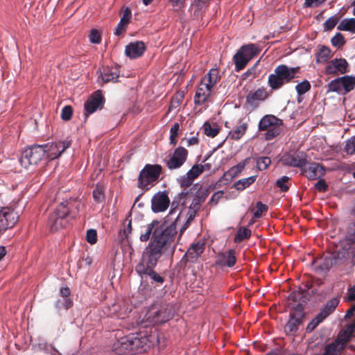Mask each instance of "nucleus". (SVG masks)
Instances as JSON below:
<instances>
[{"mask_svg":"<svg viewBox=\"0 0 355 355\" xmlns=\"http://www.w3.org/2000/svg\"><path fill=\"white\" fill-rule=\"evenodd\" d=\"M173 202L168 214L170 220L175 216L173 222L168 224L166 222L162 223L155 220L144 227V233L139 236L141 241L146 242L152 235V239L142 256V260L146 263L148 268H154L157 265L162 254L171 246L175 241L177 233L176 227L183 216L180 209L173 207Z\"/></svg>","mask_w":355,"mask_h":355,"instance_id":"obj_1","label":"nucleus"},{"mask_svg":"<svg viewBox=\"0 0 355 355\" xmlns=\"http://www.w3.org/2000/svg\"><path fill=\"white\" fill-rule=\"evenodd\" d=\"M346 262L355 263V223L348 227L346 239L341 241L340 248L325 257L324 265L328 268Z\"/></svg>","mask_w":355,"mask_h":355,"instance_id":"obj_2","label":"nucleus"},{"mask_svg":"<svg viewBox=\"0 0 355 355\" xmlns=\"http://www.w3.org/2000/svg\"><path fill=\"white\" fill-rule=\"evenodd\" d=\"M81 206L76 199L66 200L58 205L49 218V226L52 231H57L65 225V217L69 214L78 212Z\"/></svg>","mask_w":355,"mask_h":355,"instance_id":"obj_3","label":"nucleus"},{"mask_svg":"<svg viewBox=\"0 0 355 355\" xmlns=\"http://www.w3.org/2000/svg\"><path fill=\"white\" fill-rule=\"evenodd\" d=\"M300 67H289L285 64L278 65L274 73L268 76V84L272 90H277L285 84L291 82L299 72Z\"/></svg>","mask_w":355,"mask_h":355,"instance_id":"obj_4","label":"nucleus"},{"mask_svg":"<svg viewBox=\"0 0 355 355\" xmlns=\"http://www.w3.org/2000/svg\"><path fill=\"white\" fill-rule=\"evenodd\" d=\"M175 313L172 304H153L146 311L144 318L145 326L155 325L171 319Z\"/></svg>","mask_w":355,"mask_h":355,"instance_id":"obj_5","label":"nucleus"},{"mask_svg":"<svg viewBox=\"0 0 355 355\" xmlns=\"http://www.w3.org/2000/svg\"><path fill=\"white\" fill-rule=\"evenodd\" d=\"M218 74V70L213 68L201 79L195 94L196 104H202L207 101L211 95L213 87L219 80Z\"/></svg>","mask_w":355,"mask_h":355,"instance_id":"obj_6","label":"nucleus"},{"mask_svg":"<svg viewBox=\"0 0 355 355\" xmlns=\"http://www.w3.org/2000/svg\"><path fill=\"white\" fill-rule=\"evenodd\" d=\"M131 340L134 354L146 352L148 349L155 345L158 342V334L156 330H146L136 334H132Z\"/></svg>","mask_w":355,"mask_h":355,"instance_id":"obj_7","label":"nucleus"},{"mask_svg":"<svg viewBox=\"0 0 355 355\" xmlns=\"http://www.w3.org/2000/svg\"><path fill=\"white\" fill-rule=\"evenodd\" d=\"M261 51L260 47L255 44H248L241 46L234 56L235 70L239 71Z\"/></svg>","mask_w":355,"mask_h":355,"instance_id":"obj_8","label":"nucleus"},{"mask_svg":"<svg viewBox=\"0 0 355 355\" xmlns=\"http://www.w3.org/2000/svg\"><path fill=\"white\" fill-rule=\"evenodd\" d=\"M44 156V150L42 145H35L26 148L21 153L19 162L25 168L36 166Z\"/></svg>","mask_w":355,"mask_h":355,"instance_id":"obj_9","label":"nucleus"},{"mask_svg":"<svg viewBox=\"0 0 355 355\" xmlns=\"http://www.w3.org/2000/svg\"><path fill=\"white\" fill-rule=\"evenodd\" d=\"M282 124L281 119L273 115H266L259 123V130L266 131L265 138L270 140L279 134V126Z\"/></svg>","mask_w":355,"mask_h":355,"instance_id":"obj_10","label":"nucleus"},{"mask_svg":"<svg viewBox=\"0 0 355 355\" xmlns=\"http://www.w3.org/2000/svg\"><path fill=\"white\" fill-rule=\"evenodd\" d=\"M161 171L162 166L159 164H146L139 173L138 187L141 189L148 187L159 178Z\"/></svg>","mask_w":355,"mask_h":355,"instance_id":"obj_11","label":"nucleus"},{"mask_svg":"<svg viewBox=\"0 0 355 355\" xmlns=\"http://www.w3.org/2000/svg\"><path fill=\"white\" fill-rule=\"evenodd\" d=\"M355 76H345L331 80L328 85V91L339 94H346L354 89Z\"/></svg>","mask_w":355,"mask_h":355,"instance_id":"obj_12","label":"nucleus"},{"mask_svg":"<svg viewBox=\"0 0 355 355\" xmlns=\"http://www.w3.org/2000/svg\"><path fill=\"white\" fill-rule=\"evenodd\" d=\"M71 141L66 140L46 145H42L44 150V155L50 159H54L62 155V153L70 146Z\"/></svg>","mask_w":355,"mask_h":355,"instance_id":"obj_13","label":"nucleus"},{"mask_svg":"<svg viewBox=\"0 0 355 355\" xmlns=\"http://www.w3.org/2000/svg\"><path fill=\"white\" fill-rule=\"evenodd\" d=\"M188 154V150L184 147L175 148L166 162L167 167L171 170L180 168L186 162Z\"/></svg>","mask_w":355,"mask_h":355,"instance_id":"obj_14","label":"nucleus"},{"mask_svg":"<svg viewBox=\"0 0 355 355\" xmlns=\"http://www.w3.org/2000/svg\"><path fill=\"white\" fill-rule=\"evenodd\" d=\"M348 71V63L345 59L336 58L329 62L325 67L327 74L338 75Z\"/></svg>","mask_w":355,"mask_h":355,"instance_id":"obj_15","label":"nucleus"},{"mask_svg":"<svg viewBox=\"0 0 355 355\" xmlns=\"http://www.w3.org/2000/svg\"><path fill=\"white\" fill-rule=\"evenodd\" d=\"M170 200L164 192H158L153 196L151 200V208L153 212L164 211L169 206Z\"/></svg>","mask_w":355,"mask_h":355,"instance_id":"obj_16","label":"nucleus"},{"mask_svg":"<svg viewBox=\"0 0 355 355\" xmlns=\"http://www.w3.org/2000/svg\"><path fill=\"white\" fill-rule=\"evenodd\" d=\"M132 340L131 336L128 335L125 337L121 338L113 345V350L116 354L121 355H132L134 354L132 345Z\"/></svg>","mask_w":355,"mask_h":355,"instance_id":"obj_17","label":"nucleus"},{"mask_svg":"<svg viewBox=\"0 0 355 355\" xmlns=\"http://www.w3.org/2000/svg\"><path fill=\"white\" fill-rule=\"evenodd\" d=\"M282 162L284 165L298 167L302 168L306 164V156L302 153H298L293 155H285L282 158Z\"/></svg>","mask_w":355,"mask_h":355,"instance_id":"obj_18","label":"nucleus"},{"mask_svg":"<svg viewBox=\"0 0 355 355\" xmlns=\"http://www.w3.org/2000/svg\"><path fill=\"white\" fill-rule=\"evenodd\" d=\"M103 104V97L100 91L94 92L85 103V110L86 114H91L98 108H101Z\"/></svg>","mask_w":355,"mask_h":355,"instance_id":"obj_19","label":"nucleus"},{"mask_svg":"<svg viewBox=\"0 0 355 355\" xmlns=\"http://www.w3.org/2000/svg\"><path fill=\"white\" fill-rule=\"evenodd\" d=\"M17 214L14 210L5 207L0 210V227L7 225L6 230L12 227L18 220Z\"/></svg>","mask_w":355,"mask_h":355,"instance_id":"obj_20","label":"nucleus"},{"mask_svg":"<svg viewBox=\"0 0 355 355\" xmlns=\"http://www.w3.org/2000/svg\"><path fill=\"white\" fill-rule=\"evenodd\" d=\"M98 82L103 83L116 82L119 76V71L116 67H105L99 70Z\"/></svg>","mask_w":355,"mask_h":355,"instance_id":"obj_21","label":"nucleus"},{"mask_svg":"<svg viewBox=\"0 0 355 355\" xmlns=\"http://www.w3.org/2000/svg\"><path fill=\"white\" fill-rule=\"evenodd\" d=\"M145 51L144 43L141 41H136L130 43L125 47V55L131 59H135L142 55Z\"/></svg>","mask_w":355,"mask_h":355,"instance_id":"obj_22","label":"nucleus"},{"mask_svg":"<svg viewBox=\"0 0 355 355\" xmlns=\"http://www.w3.org/2000/svg\"><path fill=\"white\" fill-rule=\"evenodd\" d=\"M353 333L348 329L345 328L338 335L337 339L329 345H334V350L340 354V352L344 349L345 345L349 341Z\"/></svg>","mask_w":355,"mask_h":355,"instance_id":"obj_23","label":"nucleus"},{"mask_svg":"<svg viewBox=\"0 0 355 355\" xmlns=\"http://www.w3.org/2000/svg\"><path fill=\"white\" fill-rule=\"evenodd\" d=\"M302 316L301 311L291 314V317L284 327V331L287 334H293L297 331L298 327L302 322Z\"/></svg>","mask_w":355,"mask_h":355,"instance_id":"obj_24","label":"nucleus"},{"mask_svg":"<svg viewBox=\"0 0 355 355\" xmlns=\"http://www.w3.org/2000/svg\"><path fill=\"white\" fill-rule=\"evenodd\" d=\"M303 173L311 180H316L324 173V168L318 163H311L306 168H302Z\"/></svg>","mask_w":355,"mask_h":355,"instance_id":"obj_25","label":"nucleus"},{"mask_svg":"<svg viewBox=\"0 0 355 355\" xmlns=\"http://www.w3.org/2000/svg\"><path fill=\"white\" fill-rule=\"evenodd\" d=\"M268 94L265 88H259L254 92H250L246 96V103L252 105L257 101H264Z\"/></svg>","mask_w":355,"mask_h":355,"instance_id":"obj_26","label":"nucleus"},{"mask_svg":"<svg viewBox=\"0 0 355 355\" xmlns=\"http://www.w3.org/2000/svg\"><path fill=\"white\" fill-rule=\"evenodd\" d=\"M205 250V244L202 242H197L192 244V245L188 249L186 256L189 259L196 260L197 259Z\"/></svg>","mask_w":355,"mask_h":355,"instance_id":"obj_27","label":"nucleus"},{"mask_svg":"<svg viewBox=\"0 0 355 355\" xmlns=\"http://www.w3.org/2000/svg\"><path fill=\"white\" fill-rule=\"evenodd\" d=\"M235 252L233 250H229L226 253L220 255L218 259V263L221 266L232 267L236 263Z\"/></svg>","mask_w":355,"mask_h":355,"instance_id":"obj_28","label":"nucleus"},{"mask_svg":"<svg viewBox=\"0 0 355 355\" xmlns=\"http://www.w3.org/2000/svg\"><path fill=\"white\" fill-rule=\"evenodd\" d=\"M338 303L339 300L338 298H333L329 300L318 314L323 319L326 318L335 310Z\"/></svg>","mask_w":355,"mask_h":355,"instance_id":"obj_29","label":"nucleus"},{"mask_svg":"<svg viewBox=\"0 0 355 355\" xmlns=\"http://www.w3.org/2000/svg\"><path fill=\"white\" fill-rule=\"evenodd\" d=\"M152 268H148L146 262H142L137 267V272L142 274H149L152 279L157 282H163V278L158 274L152 271Z\"/></svg>","mask_w":355,"mask_h":355,"instance_id":"obj_30","label":"nucleus"},{"mask_svg":"<svg viewBox=\"0 0 355 355\" xmlns=\"http://www.w3.org/2000/svg\"><path fill=\"white\" fill-rule=\"evenodd\" d=\"M337 28L339 31H349L351 33H355V18L343 19Z\"/></svg>","mask_w":355,"mask_h":355,"instance_id":"obj_31","label":"nucleus"},{"mask_svg":"<svg viewBox=\"0 0 355 355\" xmlns=\"http://www.w3.org/2000/svg\"><path fill=\"white\" fill-rule=\"evenodd\" d=\"M131 15H132L131 10L128 8H126L123 11V16H122V17L120 20V22L116 29V33L117 35L121 34V33H123L125 31V28L128 25V24L130 19Z\"/></svg>","mask_w":355,"mask_h":355,"instance_id":"obj_32","label":"nucleus"},{"mask_svg":"<svg viewBox=\"0 0 355 355\" xmlns=\"http://www.w3.org/2000/svg\"><path fill=\"white\" fill-rule=\"evenodd\" d=\"M248 128L246 123H242L233 130L230 131L227 137L234 140L240 139L245 133Z\"/></svg>","mask_w":355,"mask_h":355,"instance_id":"obj_33","label":"nucleus"},{"mask_svg":"<svg viewBox=\"0 0 355 355\" xmlns=\"http://www.w3.org/2000/svg\"><path fill=\"white\" fill-rule=\"evenodd\" d=\"M331 50L329 47L322 46L316 53V60L318 63L326 62L331 58Z\"/></svg>","mask_w":355,"mask_h":355,"instance_id":"obj_34","label":"nucleus"},{"mask_svg":"<svg viewBox=\"0 0 355 355\" xmlns=\"http://www.w3.org/2000/svg\"><path fill=\"white\" fill-rule=\"evenodd\" d=\"M256 178L257 175H253L247 178L239 180L235 183V188L237 190L242 191L254 183L256 180Z\"/></svg>","mask_w":355,"mask_h":355,"instance_id":"obj_35","label":"nucleus"},{"mask_svg":"<svg viewBox=\"0 0 355 355\" xmlns=\"http://www.w3.org/2000/svg\"><path fill=\"white\" fill-rule=\"evenodd\" d=\"M204 133L211 137H214L219 132L217 125H211L209 123L205 122L202 126Z\"/></svg>","mask_w":355,"mask_h":355,"instance_id":"obj_36","label":"nucleus"},{"mask_svg":"<svg viewBox=\"0 0 355 355\" xmlns=\"http://www.w3.org/2000/svg\"><path fill=\"white\" fill-rule=\"evenodd\" d=\"M249 159H250V158H246L243 162H241L239 163L238 164H236V166L232 167L228 171L229 174L232 177H236V176L239 175L241 173V172L244 169V168Z\"/></svg>","mask_w":355,"mask_h":355,"instance_id":"obj_37","label":"nucleus"},{"mask_svg":"<svg viewBox=\"0 0 355 355\" xmlns=\"http://www.w3.org/2000/svg\"><path fill=\"white\" fill-rule=\"evenodd\" d=\"M251 235V232L246 227L240 228L234 238L235 242H241L243 240L248 239Z\"/></svg>","mask_w":355,"mask_h":355,"instance_id":"obj_38","label":"nucleus"},{"mask_svg":"<svg viewBox=\"0 0 355 355\" xmlns=\"http://www.w3.org/2000/svg\"><path fill=\"white\" fill-rule=\"evenodd\" d=\"M295 89L297 95L302 96L311 89V84L308 80H304L296 85Z\"/></svg>","mask_w":355,"mask_h":355,"instance_id":"obj_39","label":"nucleus"},{"mask_svg":"<svg viewBox=\"0 0 355 355\" xmlns=\"http://www.w3.org/2000/svg\"><path fill=\"white\" fill-rule=\"evenodd\" d=\"M205 170V166L202 164H195L187 172L188 175L191 177L193 180L197 178Z\"/></svg>","mask_w":355,"mask_h":355,"instance_id":"obj_40","label":"nucleus"},{"mask_svg":"<svg viewBox=\"0 0 355 355\" xmlns=\"http://www.w3.org/2000/svg\"><path fill=\"white\" fill-rule=\"evenodd\" d=\"M270 163L271 160L268 157H259L257 159V167L260 171L266 170Z\"/></svg>","mask_w":355,"mask_h":355,"instance_id":"obj_41","label":"nucleus"},{"mask_svg":"<svg viewBox=\"0 0 355 355\" xmlns=\"http://www.w3.org/2000/svg\"><path fill=\"white\" fill-rule=\"evenodd\" d=\"M331 42L334 46L340 48L345 44V40L343 35L338 33L331 38Z\"/></svg>","mask_w":355,"mask_h":355,"instance_id":"obj_42","label":"nucleus"},{"mask_svg":"<svg viewBox=\"0 0 355 355\" xmlns=\"http://www.w3.org/2000/svg\"><path fill=\"white\" fill-rule=\"evenodd\" d=\"M345 150L347 154H355V136L351 137L347 141L345 146Z\"/></svg>","mask_w":355,"mask_h":355,"instance_id":"obj_43","label":"nucleus"},{"mask_svg":"<svg viewBox=\"0 0 355 355\" xmlns=\"http://www.w3.org/2000/svg\"><path fill=\"white\" fill-rule=\"evenodd\" d=\"M324 319L320 316L319 314H318L315 318H313L307 325L306 331H312L314 330L316 327Z\"/></svg>","mask_w":355,"mask_h":355,"instance_id":"obj_44","label":"nucleus"},{"mask_svg":"<svg viewBox=\"0 0 355 355\" xmlns=\"http://www.w3.org/2000/svg\"><path fill=\"white\" fill-rule=\"evenodd\" d=\"M179 124L175 123L170 130V143L171 144H176V137L178 135V130H179Z\"/></svg>","mask_w":355,"mask_h":355,"instance_id":"obj_45","label":"nucleus"},{"mask_svg":"<svg viewBox=\"0 0 355 355\" xmlns=\"http://www.w3.org/2000/svg\"><path fill=\"white\" fill-rule=\"evenodd\" d=\"M268 209V207L261 202H257L256 205V211L254 212V218H260L263 211Z\"/></svg>","mask_w":355,"mask_h":355,"instance_id":"obj_46","label":"nucleus"},{"mask_svg":"<svg viewBox=\"0 0 355 355\" xmlns=\"http://www.w3.org/2000/svg\"><path fill=\"white\" fill-rule=\"evenodd\" d=\"M193 180H194L193 178H191V177L188 175L187 173L185 175L181 176L178 179V182H179L180 184L181 185V187H189L190 185H191Z\"/></svg>","mask_w":355,"mask_h":355,"instance_id":"obj_47","label":"nucleus"},{"mask_svg":"<svg viewBox=\"0 0 355 355\" xmlns=\"http://www.w3.org/2000/svg\"><path fill=\"white\" fill-rule=\"evenodd\" d=\"M89 41L94 44H99L101 40V36L98 31L93 29L89 35Z\"/></svg>","mask_w":355,"mask_h":355,"instance_id":"obj_48","label":"nucleus"},{"mask_svg":"<svg viewBox=\"0 0 355 355\" xmlns=\"http://www.w3.org/2000/svg\"><path fill=\"white\" fill-rule=\"evenodd\" d=\"M86 239L90 244H94L97 241V232L94 229L87 230L86 234Z\"/></svg>","mask_w":355,"mask_h":355,"instance_id":"obj_49","label":"nucleus"},{"mask_svg":"<svg viewBox=\"0 0 355 355\" xmlns=\"http://www.w3.org/2000/svg\"><path fill=\"white\" fill-rule=\"evenodd\" d=\"M93 198L97 202H101L104 200V193L101 187H97L93 191Z\"/></svg>","mask_w":355,"mask_h":355,"instance_id":"obj_50","label":"nucleus"},{"mask_svg":"<svg viewBox=\"0 0 355 355\" xmlns=\"http://www.w3.org/2000/svg\"><path fill=\"white\" fill-rule=\"evenodd\" d=\"M73 114L72 107L71 106H64L61 112V118L64 121H68L71 118Z\"/></svg>","mask_w":355,"mask_h":355,"instance_id":"obj_51","label":"nucleus"},{"mask_svg":"<svg viewBox=\"0 0 355 355\" xmlns=\"http://www.w3.org/2000/svg\"><path fill=\"white\" fill-rule=\"evenodd\" d=\"M338 23V19L336 17H331L328 19L326 20V21L324 24V30L326 31H330L333 28L335 27V26Z\"/></svg>","mask_w":355,"mask_h":355,"instance_id":"obj_52","label":"nucleus"},{"mask_svg":"<svg viewBox=\"0 0 355 355\" xmlns=\"http://www.w3.org/2000/svg\"><path fill=\"white\" fill-rule=\"evenodd\" d=\"M60 294L64 297L66 304L64 305L65 309H68L71 306V301L68 299V296L70 295L69 288L67 287L61 288Z\"/></svg>","mask_w":355,"mask_h":355,"instance_id":"obj_53","label":"nucleus"},{"mask_svg":"<svg viewBox=\"0 0 355 355\" xmlns=\"http://www.w3.org/2000/svg\"><path fill=\"white\" fill-rule=\"evenodd\" d=\"M175 10H181L184 7L186 0H168Z\"/></svg>","mask_w":355,"mask_h":355,"instance_id":"obj_54","label":"nucleus"},{"mask_svg":"<svg viewBox=\"0 0 355 355\" xmlns=\"http://www.w3.org/2000/svg\"><path fill=\"white\" fill-rule=\"evenodd\" d=\"M288 180L289 178L285 175L277 180V185L282 191H286L288 189V187L285 184Z\"/></svg>","mask_w":355,"mask_h":355,"instance_id":"obj_55","label":"nucleus"},{"mask_svg":"<svg viewBox=\"0 0 355 355\" xmlns=\"http://www.w3.org/2000/svg\"><path fill=\"white\" fill-rule=\"evenodd\" d=\"M324 1L325 0H305L304 6L307 8H316L320 6Z\"/></svg>","mask_w":355,"mask_h":355,"instance_id":"obj_56","label":"nucleus"},{"mask_svg":"<svg viewBox=\"0 0 355 355\" xmlns=\"http://www.w3.org/2000/svg\"><path fill=\"white\" fill-rule=\"evenodd\" d=\"M125 221H128V224L123 230V236L125 239H128L132 232V223L131 220H129L128 218L125 219Z\"/></svg>","mask_w":355,"mask_h":355,"instance_id":"obj_57","label":"nucleus"},{"mask_svg":"<svg viewBox=\"0 0 355 355\" xmlns=\"http://www.w3.org/2000/svg\"><path fill=\"white\" fill-rule=\"evenodd\" d=\"M315 188L319 191H324L327 189V185L324 180H320L315 184Z\"/></svg>","mask_w":355,"mask_h":355,"instance_id":"obj_58","label":"nucleus"},{"mask_svg":"<svg viewBox=\"0 0 355 355\" xmlns=\"http://www.w3.org/2000/svg\"><path fill=\"white\" fill-rule=\"evenodd\" d=\"M194 219V218H190L189 216H185V222L183 224V225L180 228V234H182L187 229V227L189 226L190 223H191V221Z\"/></svg>","mask_w":355,"mask_h":355,"instance_id":"obj_59","label":"nucleus"},{"mask_svg":"<svg viewBox=\"0 0 355 355\" xmlns=\"http://www.w3.org/2000/svg\"><path fill=\"white\" fill-rule=\"evenodd\" d=\"M347 300L352 302L355 300V286H351L347 290Z\"/></svg>","mask_w":355,"mask_h":355,"instance_id":"obj_60","label":"nucleus"},{"mask_svg":"<svg viewBox=\"0 0 355 355\" xmlns=\"http://www.w3.org/2000/svg\"><path fill=\"white\" fill-rule=\"evenodd\" d=\"M322 355H340L334 350V345H327L325 347L324 352Z\"/></svg>","mask_w":355,"mask_h":355,"instance_id":"obj_61","label":"nucleus"},{"mask_svg":"<svg viewBox=\"0 0 355 355\" xmlns=\"http://www.w3.org/2000/svg\"><path fill=\"white\" fill-rule=\"evenodd\" d=\"M223 194V191H218V192L215 193L211 196V201L215 202L216 203H217L219 198H220L222 197Z\"/></svg>","mask_w":355,"mask_h":355,"instance_id":"obj_62","label":"nucleus"},{"mask_svg":"<svg viewBox=\"0 0 355 355\" xmlns=\"http://www.w3.org/2000/svg\"><path fill=\"white\" fill-rule=\"evenodd\" d=\"M198 144V139L196 137H192L187 140L188 146L196 145Z\"/></svg>","mask_w":355,"mask_h":355,"instance_id":"obj_63","label":"nucleus"},{"mask_svg":"<svg viewBox=\"0 0 355 355\" xmlns=\"http://www.w3.org/2000/svg\"><path fill=\"white\" fill-rule=\"evenodd\" d=\"M46 350H49L51 355H61L57 349L51 346L49 347V349H46Z\"/></svg>","mask_w":355,"mask_h":355,"instance_id":"obj_64","label":"nucleus"}]
</instances>
